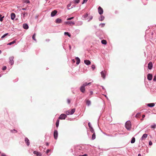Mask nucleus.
I'll use <instances>...</instances> for the list:
<instances>
[{"mask_svg":"<svg viewBox=\"0 0 156 156\" xmlns=\"http://www.w3.org/2000/svg\"><path fill=\"white\" fill-rule=\"evenodd\" d=\"M81 147L80 146H77L76 147H74L73 149H71L70 151L71 152H73L74 151V153L73 154L75 156H77L78 155L80 154L81 152L82 151L81 150Z\"/></svg>","mask_w":156,"mask_h":156,"instance_id":"nucleus-1","label":"nucleus"},{"mask_svg":"<svg viewBox=\"0 0 156 156\" xmlns=\"http://www.w3.org/2000/svg\"><path fill=\"white\" fill-rule=\"evenodd\" d=\"M125 126L126 129L129 131L131 130V123L130 121H127L125 124Z\"/></svg>","mask_w":156,"mask_h":156,"instance_id":"nucleus-2","label":"nucleus"},{"mask_svg":"<svg viewBox=\"0 0 156 156\" xmlns=\"http://www.w3.org/2000/svg\"><path fill=\"white\" fill-rule=\"evenodd\" d=\"M103 31H98L96 33L97 36H98L101 39H102L103 38Z\"/></svg>","mask_w":156,"mask_h":156,"instance_id":"nucleus-3","label":"nucleus"},{"mask_svg":"<svg viewBox=\"0 0 156 156\" xmlns=\"http://www.w3.org/2000/svg\"><path fill=\"white\" fill-rule=\"evenodd\" d=\"M86 86L83 83L80 87V91L83 93H84L85 92V87Z\"/></svg>","mask_w":156,"mask_h":156,"instance_id":"nucleus-4","label":"nucleus"},{"mask_svg":"<svg viewBox=\"0 0 156 156\" xmlns=\"http://www.w3.org/2000/svg\"><path fill=\"white\" fill-rule=\"evenodd\" d=\"M106 72L104 70L103 71H102L101 72V77H102V78L105 79V76H106Z\"/></svg>","mask_w":156,"mask_h":156,"instance_id":"nucleus-5","label":"nucleus"},{"mask_svg":"<svg viewBox=\"0 0 156 156\" xmlns=\"http://www.w3.org/2000/svg\"><path fill=\"white\" fill-rule=\"evenodd\" d=\"M67 117V115L65 114H62L59 117L58 119L62 120L65 119Z\"/></svg>","mask_w":156,"mask_h":156,"instance_id":"nucleus-6","label":"nucleus"},{"mask_svg":"<svg viewBox=\"0 0 156 156\" xmlns=\"http://www.w3.org/2000/svg\"><path fill=\"white\" fill-rule=\"evenodd\" d=\"M58 132L57 130H55L54 131L53 135L54 139L56 140L58 137Z\"/></svg>","mask_w":156,"mask_h":156,"instance_id":"nucleus-7","label":"nucleus"},{"mask_svg":"<svg viewBox=\"0 0 156 156\" xmlns=\"http://www.w3.org/2000/svg\"><path fill=\"white\" fill-rule=\"evenodd\" d=\"M14 57L13 56L10 57L9 58V62L11 65H12L14 64Z\"/></svg>","mask_w":156,"mask_h":156,"instance_id":"nucleus-8","label":"nucleus"},{"mask_svg":"<svg viewBox=\"0 0 156 156\" xmlns=\"http://www.w3.org/2000/svg\"><path fill=\"white\" fill-rule=\"evenodd\" d=\"M98 12L99 14L102 15L103 13V9L101 7L99 6L98 8Z\"/></svg>","mask_w":156,"mask_h":156,"instance_id":"nucleus-9","label":"nucleus"},{"mask_svg":"<svg viewBox=\"0 0 156 156\" xmlns=\"http://www.w3.org/2000/svg\"><path fill=\"white\" fill-rule=\"evenodd\" d=\"M65 23L66 25H70L71 24L75 25V23L74 22H73L72 21H66L65 22Z\"/></svg>","mask_w":156,"mask_h":156,"instance_id":"nucleus-10","label":"nucleus"},{"mask_svg":"<svg viewBox=\"0 0 156 156\" xmlns=\"http://www.w3.org/2000/svg\"><path fill=\"white\" fill-rule=\"evenodd\" d=\"M153 67V64L151 62H149L148 64V68L149 69H151Z\"/></svg>","mask_w":156,"mask_h":156,"instance_id":"nucleus-11","label":"nucleus"},{"mask_svg":"<svg viewBox=\"0 0 156 156\" xmlns=\"http://www.w3.org/2000/svg\"><path fill=\"white\" fill-rule=\"evenodd\" d=\"M57 11L56 10H54V11H52L51 13V17L54 16L57 13Z\"/></svg>","mask_w":156,"mask_h":156,"instance_id":"nucleus-12","label":"nucleus"},{"mask_svg":"<svg viewBox=\"0 0 156 156\" xmlns=\"http://www.w3.org/2000/svg\"><path fill=\"white\" fill-rule=\"evenodd\" d=\"M153 78L152 75L151 74L149 73L147 75V79L149 80H151Z\"/></svg>","mask_w":156,"mask_h":156,"instance_id":"nucleus-13","label":"nucleus"},{"mask_svg":"<svg viewBox=\"0 0 156 156\" xmlns=\"http://www.w3.org/2000/svg\"><path fill=\"white\" fill-rule=\"evenodd\" d=\"M147 134L146 133L144 134L142 136L141 138H140V140H144L147 137Z\"/></svg>","mask_w":156,"mask_h":156,"instance_id":"nucleus-14","label":"nucleus"},{"mask_svg":"<svg viewBox=\"0 0 156 156\" xmlns=\"http://www.w3.org/2000/svg\"><path fill=\"white\" fill-rule=\"evenodd\" d=\"M83 24V22L81 21H78L76 22L75 25L76 26H80L82 25Z\"/></svg>","mask_w":156,"mask_h":156,"instance_id":"nucleus-15","label":"nucleus"},{"mask_svg":"<svg viewBox=\"0 0 156 156\" xmlns=\"http://www.w3.org/2000/svg\"><path fill=\"white\" fill-rule=\"evenodd\" d=\"M25 141L26 143V144L27 146H29L30 145V143L29 140L27 137H26L25 138Z\"/></svg>","mask_w":156,"mask_h":156,"instance_id":"nucleus-16","label":"nucleus"},{"mask_svg":"<svg viewBox=\"0 0 156 156\" xmlns=\"http://www.w3.org/2000/svg\"><path fill=\"white\" fill-rule=\"evenodd\" d=\"M16 17L15 14L14 13H12L11 14V20H13Z\"/></svg>","mask_w":156,"mask_h":156,"instance_id":"nucleus-17","label":"nucleus"},{"mask_svg":"<svg viewBox=\"0 0 156 156\" xmlns=\"http://www.w3.org/2000/svg\"><path fill=\"white\" fill-rule=\"evenodd\" d=\"M33 153L34 154H36L37 156H41V155L40 153L35 151H33Z\"/></svg>","mask_w":156,"mask_h":156,"instance_id":"nucleus-18","label":"nucleus"},{"mask_svg":"<svg viewBox=\"0 0 156 156\" xmlns=\"http://www.w3.org/2000/svg\"><path fill=\"white\" fill-rule=\"evenodd\" d=\"M23 27L24 29L26 30L28 29L29 28V26L27 23H24L23 24Z\"/></svg>","mask_w":156,"mask_h":156,"instance_id":"nucleus-19","label":"nucleus"},{"mask_svg":"<svg viewBox=\"0 0 156 156\" xmlns=\"http://www.w3.org/2000/svg\"><path fill=\"white\" fill-rule=\"evenodd\" d=\"M147 105L149 107H152L154 106L155 104L154 103H148L147 104Z\"/></svg>","mask_w":156,"mask_h":156,"instance_id":"nucleus-20","label":"nucleus"},{"mask_svg":"<svg viewBox=\"0 0 156 156\" xmlns=\"http://www.w3.org/2000/svg\"><path fill=\"white\" fill-rule=\"evenodd\" d=\"M62 22V20L61 19H60L59 18L57 19L55 21V23H61Z\"/></svg>","mask_w":156,"mask_h":156,"instance_id":"nucleus-21","label":"nucleus"},{"mask_svg":"<svg viewBox=\"0 0 156 156\" xmlns=\"http://www.w3.org/2000/svg\"><path fill=\"white\" fill-rule=\"evenodd\" d=\"M84 62L85 64L87 65H89L91 63V62L89 60H84Z\"/></svg>","mask_w":156,"mask_h":156,"instance_id":"nucleus-22","label":"nucleus"},{"mask_svg":"<svg viewBox=\"0 0 156 156\" xmlns=\"http://www.w3.org/2000/svg\"><path fill=\"white\" fill-rule=\"evenodd\" d=\"M75 59H76V64L78 65L80 62V58L78 57H76Z\"/></svg>","mask_w":156,"mask_h":156,"instance_id":"nucleus-23","label":"nucleus"},{"mask_svg":"<svg viewBox=\"0 0 156 156\" xmlns=\"http://www.w3.org/2000/svg\"><path fill=\"white\" fill-rule=\"evenodd\" d=\"M104 19L105 17L102 15H101L98 18L99 20L100 21H103L104 20Z\"/></svg>","mask_w":156,"mask_h":156,"instance_id":"nucleus-24","label":"nucleus"},{"mask_svg":"<svg viewBox=\"0 0 156 156\" xmlns=\"http://www.w3.org/2000/svg\"><path fill=\"white\" fill-rule=\"evenodd\" d=\"M59 120L58 119L57 120L56 122V127L57 129L58 127V126H59Z\"/></svg>","mask_w":156,"mask_h":156,"instance_id":"nucleus-25","label":"nucleus"},{"mask_svg":"<svg viewBox=\"0 0 156 156\" xmlns=\"http://www.w3.org/2000/svg\"><path fill=\"white\" fill-rule=\"evenodd\" d=\"M22 14H23V16H21V18H24L26 16H27L28 14L26 12H24L23 13H22Z\"/></svg>","mask_w":156,"mask_h":156,"instance_id":"nucleus-26","label":"nucleus"},{"mask_svg":"<svg viewBox=\"0 0 156 156\" xmlns=\"http://www.w3.org/2000/svg\"><path fill=\"white\" fill-rule=\"evenodd\" d=\"M90 81H91V82L88 83H87V82H85L84 83L86 86L88 85H90L91 84V83L93 82V81L92 80H90Z\"/></svg>","mask_w":156,"mask_h":156,"instance_id":"nucleus-27","label":"nucleus"},{"mask_svg":"<svg viewBox=\"0 0 156 156\" xmlns=\"http://www.w3.org/2000/svg\"><path fill=\"white\" fill-rule=\"evenodd\" d=\"M75 111V108H73L71 109L70 112V115H72L74 114Z\"/></svg>","mask_w":156,"mask_h":156,"instance_id":"nucleus-28","label":"nucleus"},{"mask_svg":"<svg viewBox=\"0 0 156 156\" xmlns=\"http://www.w3.org/2000/svg\"><path fill=\"white\" fill-rule=\"evenodd\" d=\"M16 40L15 39V40H14L13 41H12V42H11L8 44H7V45H11L12 44H14L16 43Z\"/></svg>","mask_w":156,"mask_h":156,"instance_id":"nucleus-29","label":"nucleus"},{"mask_svg":"<svg viewBox=\"0 0 156 156\" xmlns=\"http://www.w3.org/2000/svg\"><path fill=\"white\" fill-rule=\"evenodd\" d=\"M65 35H67L69 37H71V34L68 32H65L64 33Z\"/></svg>","mask_w":156,"mask_h":156,"instance_id":"nucleus-30","label":"nucleus"},{"mask_svg":"<svg viewBox=\"0 0 156 156\" xmlns=\"http://www.w3.org/2000/svg\"><path fill=\"white\" fill-rule=\"evenodd\" d=\"M86 104L88 106H90L91 104V101L90 100H87L86 101Z\"/></svg>","mask_w":156,"mask_h":156,"instance_id":"nucleus-31","label":"nucleus"},{"mask_svg":"<svg viewBox=\"0 0 156 156\" xmlns=\"http://www.w3.org/2000/svg\"><path fill=\"white\" fill-rule=\"evenodd\" d=\"M135 138L134 137H133L131 139V144H133L135 143Z\"/></svg>","mask_w":156,"mask_h":156,"instance_id":"nucleus-32","label":"nucleus"},{"mask_svg":"<svg viewBox=\"0 0 156 156\" xmlns=\"http://www.w3.org/2000/svg\"><path fill=\"white\" fill-rule=\"evenodd\" d=\"M96 138V135L95 133H93L92 135V136L91 138V139L93 140H94Z\"/></svg>","mask_w":156,"mask_h":156,"instance_id":"nucleus-33","label":"nucleus"},{"mask_svg":"<svg viewBox=\"0 0 156 156\" xmlns=\"http://www.w3.org/2000/svg\"><path fill=\"white\" fill-rule=\"evenodd\" d=\"M101 43L102 44L105 45L107 44V42L106 40H102L101 41Z\"/></svg>","mask_w":156,"mask_h":156,"instance_id":"nucleus-34","label":"nucleus"},{"mask_svg":"<svg viewBox=\"0 0 156 156\" xmlns=\"http://www.w3.org/2000/svg\"><path fill=\"white\" fill-rule=\"evenodd\" d=\"M88 14L87 13L84 15L82 17L84 19H86V18L88 17Z\"/></svg>","mask_w":156,"mask_h":156,"instance_id":"nucleus-35","label":"nucleus"},{"mask_svg":"<svg viewBox=\"0 0 156 156\" xmlns=\"http://www.w3.org/2000/svg\"><path fill=\"white\" fill-rule=\"evenodd\" d=\"M156 125L155 123H154L153 125H151V128L154 129L156 128Z\"/></svg>","mask_w":156,"mask_h":156,"instance_id":"nucleus-36","label":"nucleus"},{"mask_svg":"<svg viewBox=\"0 0 156 156\" xmlns=\"http://www.w3.org/2000/svg\"><path fill=\"white\" fill-rule=\"evenodd\" d=\"M105 25V23H101L99 24V26L101 27H103Z\"/></svg>","mask_w":156,"mask_h":156,"instance_id":"nucleus-37","label":"nucleus"},{"mask_svg":"<svg viewBox=\"0 0 156 156\" xmlns=\"http://www.w3.org/2000/svg\"><path fill=\"white\" fill-rule=\"evenodd\" d=\"M4 16H2V15L1 14H0V21L1 22H2L3 21V19L4 18Z\"/></svg>","mask_w":156,"mask_h":156,"instance_id":"nucleus-38","label":"nucleus"},{"mask_svg":"<svg viewBox=\"0 0 156 156\" xmlns=\"http://www.w3.org/2000/svg\"><path fill=\"white\" fill-rule=\"evenodd\" d=\"M89 129H90V132L92 133H95L94 129L92 127L89 128Z\"/></svg>","mask_w":156,"mask_h":156,"instance_id":"nucleus-39","label":"nucleus"},{"mask_svg":"<svg viewBox=\"0 0 156 156\" xmlns=\"http://www.w3.org/2000/svg\"><path fill=\"white\" fill-rule=\"evenodd\" d=\"M8 33H5V34H4L3 35L2 37H1V38L2 39H3V38H4L8 34Z\"/></svg>","mask_w":156,"mask_h":156,"instance_id":"nucleus-40","label":"nucleus"},{"mask_svg":"<svg viewBox=\"0 0 156 156\" xmlns=\"http://www.w3.org/2000/svg\"><path fill=\"white\" fill-rule=\"evenodd\" d=\"M11 132L13 133H17V131L15 129L11 130Z\"/></svg>","mask_w":156,"mask_h":156,"instance_id":"nucleus-41","label":"nucleus"},{"mask_svg":"<svg viewBox=\"0 0 156 156\" xmlns=\"http://www.w3.org/2000/svg\"><path fill=\"white\" fill-rule=\"evenodd\" d=\"M35 34H34L32 36V39L33 40H34V41H36V42L37 41L35 38Z\"/></svg>","mask_w":156,"mask_h":156,"instance_id":"nucleus-42","label":"nucleus"},{"mask_svg":"<svg viewBox=\"0 0 156 156\" xmlns=\"http://www.w3.org/2000/svg\"><path fill=\"white\" fill-rule=\"evenodd\" d=\"M80 2V0H74V2L75 4L79 3Z\"/></svg>","mask_w":156,"mask_h":156,"instance_id":"nucleus-43","label":"nucleus"},{"mask_svg":"<svg viewBox=\"0 0 156 156\" xmlns=\"http://www.w3.org/2000/svg\"><path fill=\"white\" fill-rule=\"evenodd\" d=\"M65 112L66 113V115H69L70 114V112L69 111H65Z\"/></svg>","mask_w":156,"mask_h":156,"instance_id":"nucleus-44","label":"nucleus"},{"mask_svg":"<svg viewBox=\"0 0 156 156\" xmlns=\"http://www.w3.org/2000/svg\"><path fill=\"white\" fill-rule=\"evenodd\" d=\"M71 5V2H70L67 5V7L68 8V9L69 10L70 9V8H69V7Z\"/></svg>","mask_w":156,"mask_h":156,"instance_id":"nucleus-45","label":"nucleus"},{"mask_svg":"<svg viewBox=\"0 0 156 156\" xmlns=\"http://www.w3.org/2000/svg\"><path fill=\"white\" fill-rule=\"evenodd\" d=\"M104 134L108 136H111V137H113L114 136H113L112 135V134H107L106 133H104Z\"/></svg>","mask_w":156,"mask_h":156,"instance_id":"nucleus-46","label":"nucleus"},{"mask_svg":"<svg viewBox=\"0 0 156 156\" xmlns=\"http://www.w3.org/2000/svg\"><path fill=\"white\" fill-rule=\"evenodd\" d=\"M140 113H138L135 115V117L136 118H139L140 116Z\"/></svg>","mask_w":156,"mask_h":156,"instance_id":"nucleus-47","label":"nucleus"},{"mask_svg":"<svg viewBox=\"0 0 156 156\" xmlns=\"http://www.w3.org/2000/svg\"><path fill=\"white\" fill-rule=\"evenodd\" d=\"M74 18V17H71L69 18H67V20H71L73 19Z\"/></svg>","mask_w":156,"mask_h":156,"instance_id":"nucleus-48","label":"nucleus"},{"mask_svg":"<svg viewBox=\"0 0 156 156\" xmlns=\"http://www.w3.org/2000/svg\"><path fill=\"white\" fill-rule=\"evenodd\" d=\"M91 68H92L93 70H94L95 68V66L94 65H92L91 66Z\"/></svg>","mask_w":156,"mask_h":156,"instance_id":"nucleus-49","label":"nucleus"},{"mask_svg":"<svg viewBox=\"0 0 156 156\" xmlns=\"http://www.w3.org/2000/svg\"><path fill=\"white\" fill-rule=\"evenodd\" d=\"M80 30L79 29L76 30L75 31V32L77 34H78L80 32Z\"/></svg>","mask_w":156,"mask_h":156,"instance_id":"nucleus-50","label":"nucleus"},{"mask_svg":"<svg viewBox=\"0 0 156 156\" xmlns=\"http://www.w3.org/2000/svg\"><path fill=\"white\" fill-rule=\"evenodd\" d=\"M88 126H89V128L92 127V126H91V125L90 122H89L88 123Z\"/></svg>","mask_w":156,"mask_h":156,"instance_id":"nucleus-51","label":"nucleus"},{"mask_svg":"<svg viewBox=\"0 0 156 156\" xmlns=\"http://www.w3.org/2000/svg\"><path fill=\"white\" fill-rule=\"evenodd\" d=\"M87 1H88V0H83L82 2V4H83L84 3H86L87 2Z\"/></svg>","mask_w":156,"mask_h":156,"instance_id":"nucleus-52","label":"nucleus"},{"mask_svg":"<svg viewBox=\"0 0 156 156\" xmlns=\"http://www.w3.org/2000/svg\"><path fill=\"white\" fill-rule=\"evenodd\" d=\"M93 17L92 16H91L90 17V19L88 20V22H89L90 20L92 19Z\"/></svg>","mask_w":156,"mask_h":156,"instance_id":"nucleus-53","label":"nucleus"},{"mask_svg":"<svg viewBox=\"0 0 156 156\" xmlns=\"http://www.w3.org/2000/svg\"><path fill=\"white\" fill-rule=\"evenodd\" d=\"M6 69V66H4L2 67V70H5Z\"/></svg>","mask_w":156,"mask_h":156,"instance_id":"nucleus-54","label":"nucleus"},{"mask_svg":"<svg viewBox=\"0 0 156 156\" xmlns=\"http://www.w3.org/2000/svg\"><path fill=\"white\" fill-rule=\"evenodd\" d=\"M153 80L154 81H156V75L154 76Z\"/></svg>","mask_w":156,"mask_h":156,"instance_id":"nucleus-55","label":"nucleus"},{"mask_svg":"<svg viewBox=\"0 0 156 156\" xmlns=\"http://www.w3.org/2000/svg\"><path fill=\"white\" fill-rule=\"evenodd\" d=\"M67 102L68 104H70V101L69 99H67Z\"/></svg>","mask_w":156,"mask_h":156,"instance_id":"nucleus-56","label":"nucleus"},{"mask_svg":"<svg viewBox=\"0 0 156 156\" xmlns=\"http://www.w3.org/2000/svg\"><path fill=\"white\" fill-rule=\"evenodd\" d=\"M149 145H151L152 144V143L151 141H149Z\"/></svg>","mask_w":156,"mask_h":156,"instance_id":"nucleus-57","label":"nucleus"},{"mask_svg":"<svg viewBox=\"0 0 156 156\" xmlns=\"http://www.w3.org/2000/svg\"><path fill=\"white\" fill-rule=\"evenodd\" d=\"M50 151V150H49V149H47V151H46V153L47 154L49 152V151Z\"/></svg>","mask_w":156,"mask_h":156,"instance_id":"nucleus-58","label":"nucleus"},{"mask_svg":"<svg viewBox=\"0 0 156 156\" xmlns=\"http://www.w3.org/2000/svg\"><path fill=\"white\" fill-rule=\"evenodd\" d=\"M1 156H6L5 153H2L1 154Z\"/></svg>","mask_w":156,"mask_h":156,"instance_id":"nucleus-59","label":"nucleus"},{"mask_svg":"<svg viewBox=\"0 0 156 156\" xmlns=\"http://www.w3.org/2000/svg\"><path fill=\"white\" fill-rule=\"evenodd\" d=\"M87 154H85L83 155H79V156H87Z\"/></svg>","mask_w":156,"mask_h":156,"instance_id":"nucleus-60","label":"nucleus"},{"mask_svg":"<svg viewBox=\"0 0 156 156\" xmlns=\"http://www.w3.org/2000/svg\"><path fill=\"white\" fill-rule=\"evenodd\" d=\"M103 104H104V106H103V107L102 108V109H105V104L104 102L103 103Z\"/></svg>","mask_w":156,"mask_h":156,"instance_id":"nucleus-61","label":"nucleus"},{"mask_svg":"<svg viewBox=\"0 0 156 156\" xmlns=\"http://www.w3.org/2000/svg\"><path fill=\"white\" fill-rule=\"evenodd\" d=\"M93 94V92L92 91H91L90 92V95H91Z\"/></svg>","mask_w":156,"mask_h":156,"instance_id":"nucleus-62","label":"nucleus"},{"mask_svg":"<svg viewBox=\"0 0 156 156\" xmlns=\"http://www.w3.org/2000/svg\"><path fill=\"white\" fill-rule=\"evenodd\" d=\"M101 87H102V89H103V90H104L106 91V90H105V88L103 86H101Z\"/></svg>","mask_w":156,"mask_h":156,"instance_id":"nucleus-63","label":"nucleus"},{"mask_svg":"<svg viewBox=\"0 0 156 156\" xmlns=\"http://www.w3.org/2000/svg\"><path fill=\"white\" fill-rule=\"evenodd\" d=\"M22 10H27V8H23L22 9Z\"/></svg>","mask_w":156,"mask_h":156,"instance_id":"nucleus-64","label":"nucleus"}]
</instances>
